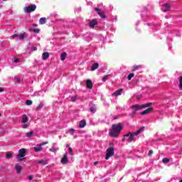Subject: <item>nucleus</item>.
I'll list each match as a JSON object with an SVG mask.
<instances>
[{"label":"nucleus","mask_w":182,"mask_h":182,"mask_svg":"<svg viewBox=\"0 0 182 182\" xmlns=\"http://www.w3.org/2000/svg\"><path fill=\"white\" fill-rule=\"evenodd\" d=\"M123 130V126H122V123H118L117 124H114L112 125V129L109 132V136L111 137L117 138L119 137V134Z\"/></svg>","instance_id":"f257e3e1"},{"label":"nucleus","mask_w":182,"mask_h":182,"mask_svg":"<svg viewBox=\"0 0 182 182\" xmlns=\"http://www.w3.org/2000/svg\"><path fill=\"white\" fill-rule=\"evenodd\" d=\"M162 162H163L164 164H167L170 163V159L164 158V159H162Z\"/></svg>","instance_id":"393cba45"},{"label":"nucleus","mask_w":182,"mask_h":182,"mask_svg":"<svg viewBox=\"0 0 182 182\" xmlns=\"http://www.w3.org/2000/svg\"><path fill=\"white\" fill-rule=\"evenodd\" d=\"M95 11L98 12L97 14H98L99 16H100V18H106V16H105V13L103 11H102V10H100V9L96 7L95 9Z\"/></svg>","instance_id":"6e6552de"},{"label":"nucleus","mask_w":182,"mask_h":182,"mask_svg":"<svg viewBox=\"0 0 182 182\" xmlns=\"http://www.w3.org/2000/svg\"><path fill=\"white\" fill-rule=\"evenodd\" d=\"M2 6L0 5V8Z\"/></svg>","instance_id":"6e6d98bb"},{"label":"nucleus","mask_w":182,"mask_h":182,"mask_svg":"<svg viewBox=\"0 0 182 182\" xmlns=\"http://www.w3.org/2000/svg\"><path fill=\"white\" fill-rule=\"evenodd\" d=\"M48 58H49V53L46 52V59H48Z\"/></svg>","instance_id":"8fccbe9b"},{"label":"nucleus","mask_w":182,"mask_h":182,"mask_svg":"<svg viewBox=\"0 0 182 182\" xmlns=\"http://www.w3.org/2000/svg\"><path fill=\"white\" fill-rule=\"evenodd\" d=\"M87 89L93 88V82H92L91 80H87Z\"/></svg>","instance_id":"9b49d317"},{"label":"nucleus","mask_w":182,"mask_h":182,"mask_svg":"<svg viewBox=\"0 0 182 182\" xmlns=\"http://www.w3.org/2000/svg\"><path fill=\"white\" fill-rule=\"evenodd\" d=\"M97 164H99V161L94 162V166H97Z\"/></svg>","instance_id":"de8ad7c7"},{"label":"nucleus","mask_w":182,"mask_h":182,"mask_svg":"<svg viewBox=\"0 0 182 182\" xmlns=\"http://www.w3.org/2000/svg\"><path fill=\"white\" fill-rule=\"evenodd\" d=\"M25 153H26V149H21L18 151V155L17 156V159L19 160V161H23Z\"/></svg>","instance_id":"423d86ee"},{"label":"nucleus","mask_w":182,"mask_h":182,"mask_svg":"<svg viewBox=\"0 0 182 182\" xmlns=\"http://www.w3.org/2000/svg\"><path fill=\"white\" fill-rule=\"evenodd\" d=\"M34 28H36L38 26V24H33Z\"/></svg>","instance_id":"603ef678"},{"label":"nucleus","mask_w":182,"mask_h":182,"mask_svg":"<svg viewBox=\"0 0 182 182\" xmlns=\"http://www.w3.org/2000/svg\"><path fill=\"white\" fill-rule=\"evenodd\" d=\"M153 155V150H149L148 156H149V157H151V156Z\"/></svg>","instance_id":"58836bf2"},{"label":"nucleus","mask_w":182,"mask_h":182,"mask_svg":"<svg viewBox=\"0 0 182 182\" xmlns=\"http://www.w3.org/2000/svg\"><path fill=\"white\" fill-rule=\"evenodd\" d=\"M18 39H20V41H22L23 39H25V33L20 34L18 36Z\"/></svg>","instance_id":"c85d7f7f"},{"label":"nucleus","mask_w":182,"mask_h":182,"mask_svg":"<svg viewBox=\"0 0 182 182\" xmlns=\"http://www.w3.org/2000/svg\"><path fill=\"white\" fill-rule=\"evenodd\" d=\"M66 147H68L70 154H71V156H73V150L72 149V147L69 146V145H66Z\"/></svg>","instance_id":"7c9ffc66"},{"label":"nucleus","mask_w":182,"mask_h":182,"mask_svg":"<svg viewBox=\"0 0 182 182\" xmlns=\"http://www.w3.org/2000/svg\"><path fill=\"white\" fill-rule=\"evenodd\" d=\"M33 136V132L31 131L30 132L26 133V137H32Z\"/></svg>","instance_id":"cd10ccee"},{"label":"nucleus","mask_w":182,"mask_h":182,"mask_svg":"<svg viewBox=\"0 0 182 182\" xmlns=\"http://www.w3.org/2000/svg\"><path fill=\"white\" fill-rule=\"evenodd\" d=\"M68 163H69V159H68V153H65L61 159V164H68Z\"/></svg>","instance_id":"0eeeda50"},{"label":"nucleus","mask_w":182,"mask_h":182,"mask_svg":"<svg viewBox=\"0 0 182 182\" xmlns=\"http://www.w3.org/2000/svg\"><path fill=\"white\" fill-rule=\"evenodd\" d=\"M13 156H14L13 153L6 152V159H12Z\"/></svg>","instance_id":"412c9836"},{"label":"nucleus","mask_w":182,"mask_h":182,"mask_svg":"<svg viewBox=\"0 0 182 182\" xmlns=\"http://www.w3.org/2000/svg\"><path fill=\"white\" fill-rule=\"evenodd\" d=\"M2 92H5V90L2 87H0V93H2Z\"/></svg>","instance_id":"49530a36"},{"label":"nucleus","mask_w":182,"mask_h":182,"mask_svg":"<svg viewBox=\"0 0 182 182\" xmlns=\"http://www.w3.org/2000/svg\"><path fill=\"white\" fill-rule=\"evenodd\" d=\"M43 144H46V142H44L41 144H40L39 146H35L34 147V151H36V153L41 151L42 150V146H43Z\"/></svg>","instance_id":"9d476101"},{"label":"nucleus","mask_w":182,"mask_h":182,"mask_svg":"<svg viewBox=\"0 0 182 182\" xmlns=\"http://www.w3.org/2000/svg\"><path fill=\"white\" fill-rule=\"evenodd\" d=\"M152 110H153V107H149V108L145 109L144 111H143L142 112H141V116L149 114V113H151Z\"/></svg>","instance_id":"1a4fd4ad"},{"label":"nucleus","mask_w":182,"mask_h":182,"mask_svg":"<svg viewBox=\"0 0 182 182\" xmlns=\"http://www.w3.org/2000/svg\"><path fill=\"white\" fill-rule=\"evenodd\" d=\"M164 9L163 10V12H168V11H170V4H164Z\"/></svg>","instance_id":"2eb2a0df"},{"label":"nucleus","mask_w":182,"mask_h":182,"mask_svg":"<svg viewBox=\"0 0 182 182\" xmlns=\"http://www.w3.org/2000/svg\"><path fill=\"white\" fill-rule=\"evenodd\" d=\"M28 116H26V114L23 115L22 123H28Z\"/></svg>","instance_id":"aec40b11"},{"label":"nucleus","mask_w":182,"mask_h":182,"mask_svg":"<svg viewBox=\"0 0 182 182\" xmlns=\"http://www.w3.org/2000/svg\"><path fill=\"white\" fill-rule=\"evenodd\" d=\"M151 105H153V103L148 102L142 105H133L132 107V108L133 109V114H136V112H137V110H140V109H146V107H150Z\"/></svg>","instance_id":"7ed1b4c3"},{"label":"nucleus","mask_w":182,"mask_h":182,"mask_svg":"<svg viewBox=\"0 0 182 182\" xmlns=\"http://www.w3.org/2000/svg\"><path fill=\"white\" fill-rule=\"evenodd\" d=\"M122 92H123V89L121 88V89H119L117 90V91H115L112 95L113 96H120L122 95Z\"/></svg>","instance_id":"f8f14e48"},{"label":"nucleus","mask_w":182,"mask_h":182,"mask_svg":"<svg viewBox=\"0 0 182 182\" xmlns=\"http://www.w3.org/2000/svg\"><path fill=\"white\" fill-rule=\"evenodd\" d=\"M15 80L16 81V82H18V83L21 82V78H19V77H15Z\"/></svg>","instance_id":"ea45409f"},{"label":"nucleus","mask_w":182,"mask_h":182,"mask_svg":"<svg viewBox=\"0 0 182 182\" xmlns=\"http://www.w3.org/2000/svg\"><path fill=\"white\" fill-rule=\"evenodd\" d=\"M2 116V114L0 113V117Z\"/></svg>","instance_id":"864d4df0"},{"label":"nucleus","mask_w":182,"mask_h":182,"mask_svg":"<svg viewBox=\"0 0 182 182\" xmlns=\"http://www.w3.org/2000/svg\"><path fill=\"white\" fill-rule=\"evenodd\" d=\"M114 154V144L109 143V147L107 149L105 160H109Z\"/></svg>","instance_id":"20e7f679"},{"label":"nucleus","mask_w":182,"mask_h":182,"mask_svg":"<svg viewBox=\"0 0 182 182\" xmlns=\"http://www.w3.org/2000/svg\"><path fill=\"white\" fill-rule=\"evenodd\" d=\"M108 77H109V75H105L102 77V82H106V80H107Z\"/></svg>","instance_id":"f704fd0d"},{"label":"nucleus","mask_w":182,"mask_h":182,"mask_svg":"<svg viewBox=\"0 0 182 182\" xmlns=\"http://www.w3.org/2000/svg\"><path fill=\"white\" fill-rule=\"evenodd\" d=\"M28 180H29L30 181H31V180H33V176L30 175V176H28Z\"/></svg>","instance_id":"4c0bfd02"},{"label":"nucleus","mask_w":182,"mask_h":182,"mask_svg":"<svg viewBox=\"0 0 182 182\" xmlns=\"http://www.w3.org/2000/svg\"><path fill=\"white\" fill-rule=\"evenodd\" d=\"M142 132H144V127H141L135 132H129L128 134H126L124 137H128L127 141L128 143H132V141H136V140H134V136H139V134H140V133Z\"/></svg>","instance_id":"f03ea898"},{"label":"nucleus","mask_w":182,"mask_h":182,"mask_svg":"<svg viewBox=\"0 0 182 182\" xmlns=\"http://www.w3.org/2000/svg\"><path fill=\"white\" fill-rule=\"evenodd\" d=\"M77 99V95H75L71 97V102H76Z\"/></svg>","instance_id":"473e14b6"},{"label":"nucleus","mask_w":182,"mask_h":182,"mask_svg":"<svg viewBox=\"0 0 182 182\" xmlns=\"http://www.w3.org/2000/svg\"><path fill=\"white\" fill-rule=\"evenodd\" d=\"M140 68H141V65H134V66L133 67L132 72H136V70H139V69H140Z\"/></svg>","instance_id":"5701e85b"},{"label":"nucleus","mask_w":182,"mask_h":182,"mask_svg":"<svg viewBox=\"0 0 182 182\" xmlns=\"http://www.w3.org/2000/svg\"><path fill=\"white\" fill-rule=\"evenodd\" d=\"M33 50H38V48L36 47H33Z\"/></svg>","instance_id":"09e8293b"},{"label":"nucleus","mask_w":182,"mask_h":182,"mask_svg":"<svg viewBox=\"0 0 182 182\" xmlns=\"http://www.w3.org/2000/svg\"><path fill=\"white\" fill-rule=\"evenodd\" d=\"M89 25H90V28H95V26L97 25V21L96 20H92L90 22Z\"/></svg>","instance_id":"dca6fc26"},{"label":"nucleus","mask_w":182,"mask_h":182,"mask_svg":"<svg viewBox=\"0 0 182 182\" xmlns=\"http://www.w3.org/2000/svg\"><path fill=\"white\" fill-rule=\"evenodd\" d=\"M18 60H19V58H15L14 59V63H18Z\"/></svg>","instance_id":"a18cd8bd"},{"label":"nucleus","mask_w":182,"mask_h":182,"mask_svg":"<svg viewBox=\"0 0 182 182\" xmlns=\"http://www.w3.org/2000/svg\"><path fill=\"white\" fill-rule=\"evenodd\" d=\"M180 182H182V179L180 181Z\"/></svg>","instance_id":"5fc2aeb1"},{"label":"nucleus","mask_w":182,"mask_h":182,"mask_svg":"<svg viewBox=\"0 0 182 182\" xmlns=\"http://www.w3.org/2000/svg\"><path fill=\"white\" fill-rule=\"evenodd\" d=\"M70 132L71 133V134H73V133H75V129H70Z\"/></svg>","instance_id":"37998d69"},{"label":"nucleus","mask_w":182,"mask_h":182,"mask_svg":"<svg viewBox=\"0 0 182 182\" xmlns=\"http://www.w3.org/2000/svg\"><path fill=\"white\" fill-rule=\"evenodd\" d=\"M39 23L40 25H45V23H46V18H41L39 20Z\"/></svg>","instance_id":"a211bd4d"},{"label":"nucleus","mask_w":182,"mask_h":182,"mask_svg":"<svg viewBox=\"0 0 182 182\" xmlns=\"http://www.w3.org/2000/svg\"><path fill=\"white\" fill-rule=\"evenodd\" d=\"M99 68V63H95L92 65V68H91V70H96V69H97Z\"/></svg>","instance_id":"6ab92c4d"},{"label":"nucleus","mask_w":182,"mask_h":182,"mask_svg":"<svg viewBox=\"0 0 182 182\" xmlns=\"http://www.w3.org/2000/svg\"><path fill=\"white\" fill-rule=\"evenodd\" d=\"M85 126H86V121H85V120L80 121V124H79L80 129H83V127H85Z\"/></svg>","instance_id":"f3484780"},{"label":"nucleus","mask_w":182,"mask_h":182,"mask_svg":"<svg viewBox=\"0 0 182 182\" xmlns=\"http://www.w3.org/2000/svg\"><path fill=\"white\" fill-rule=\"evenodd\" d=\"M40 31H41V30H39V28H35V29L33 30V32H35V33H39Z\"/></svg>","instance_id":"c9c22d12"},{"label":"nucleus","mask_w":182,"mask_h":182,"mask_svg":"<svg viewBox=\"0 0 182 182\" xmlns=\"http://www.w3.org/2000/svg\"><path fill=\"white\" fill-rule=\"evenodd\" d=\"M120 118V116H115L114 117V120H117V119H119Z\"/></svg>","instance_id":"c03bdc74"},{"label":"nucleus","mask_w":182,"mask_h":182,"mask_svg":"<svg viewBox=\"0 0 182 182\" xmlns=\"http://www.w3.org/2000/svg\"><path fill=\"white\" fill-rule=\"evenodd\" d=\"M66 56H68V54L66 53H61V55H60V59L61 60H65V59H66Z\"/></svg>","instance_id":"4be33fe9"},{"label":"nucleus","mask_w":182,"mask_h":182,"mask_svg":"<svg viewBox=\"0 0 182 182\" xmlns=\"http://www.w3.org/2000/svg\"><path fill=\"white\" fill-rule=\"evenodd\" d=\"M49 150L50 151H52L53 153H56V151H58V150H59V148H55L54 146H53Z\"/></svg>","instance_id":"a878e982"},{"label":"nucleus","mask_w":182,"mask_h":182,"mask_svg":"<svg viewBox=\"0 0 182 182\" xmlns=\"http://www.w3.org/2000/svg\"><path fill=\"white\" fill-rule=\"evenodd\" d=\"M23 129H28V124L23 123Z\"/></svg>","instance_id":"a19ab883"},{"label":"nucleus","mask_w":182,"mask_h":182,"mask_svg":"<svg viewBox=\"0 0 182 182\" xmlns=\"http://www.w3.org/2000/svg\"><path fill=\"white\" fill-rule=\"evenodd\" d=\"M178 87L180 89V90H182V76L180 77V79H179V85H178Z\"/></svg>","instance_id":"bb28decb"},{"label":"nucleus","mask_w":182,"mask_h":182,"mask_svg":"<svg viewBox=\"0 0 182 182\" xmlns=\"http://www.w3.org/2000/svg\"><path fill=\"white\" fill-rule=\"evenodd\" d=\"M90 112L91 113H96V104H93L90 107Z\"/></svg>","instance_id":"4468645a"},{"label":"nucleus","mask_w":182,"mask_h":182,"mask_svg":"<svg viewBox=\"0 0 182 182\" xmlns=\"http://www.w3.org/2000/svg\"><path fill=\"white\" fill-rule=\"evenodd\" d=\"M11 38H19V35L18 34H14L11 36Z\"/></svg>","instance_id":"79ce46f5"},{"label":"nucleus","mask_w":182,"mask_h":182,"mask_svg":"<svg viewBox=\"0 0 182 182\" xmlns=\"http://www.w3.org/2000/svg\"><path fill=\"white\" fill-rule=\"evenodd\" d=\"M36 163L38 164H41L42 166L46 165V161H43V160L36 161Z\"/></svg>","instance_id":"b1692460"},{"label":"nucleus","mask_w":182,"mask_h":182,"mask_svg":"<svg viewBox=\"0 0 182 182\" xmlns=\"http://www.w3.org/2000/svg\"><path fill=\"white\" fill-rule=\"evenodd\" d=\"M132 77H134V73H130L128 77H127V79L128 80H132Z\"/></svg>","instance_id":"c756f323"},{"label":"nucleus","mask_w":182,"mask_h":182,"mask_svg":"<svg viewBox=\"0 0 182 182\" xmlns=\"http://www.w3.org/2000/svg\"><path fill=\"white\" fill-rule=\"evenodd\" d=\"M43 60H46V52H44L43 53Z\"/></svg>","instance_id":"e433bc0d"},{"label":"nucleus","mask_w":182,"mask_h":182,"mask_svg":"<svg viewBox=\"0 0 182 182\" xmlns=\"http://www.w3.org/2000/svg\"><path fill=\"white\" fill-rule=\"evenodd\" d=\"M3 1H6V0H3Z\"/></svg>","instance_id":"4d7b16f0"},{"label":"nucleus","mask_w":182,"mask_h":182,"mask_svg":"<svg viewBox=\"0 0 182 182\" xmlns=\"http://www.w3.org/2000/svg\"><path fill=\"white\" fill-rule=\"evenodd\" d=\"M23 11L26 14H31V12L36 11V5L31 4L28 6H26L24 7Z\"/></svg>","instance_id":"39448f33"},{"label":"nucleus","mask_w":182,"mask_h":182,"mask_svg":"<svg viewBox=\"0 0 182 182\" xmlns=\"http://www.w3.org/2000/svg\"><path fill=\"white\" fill-rule=\"evenodd\" d=\"M126 140V137L124 136V138L122 139V141H124Z\"/></svg>","instance_id":"3c124183"},{"label":"nucleus","mask_w":182,"mask_h":182,"mask_svg":"<svg viewBox=\"0 0 182 182\" xmlns=\"http://www.w3.org/2000/svg\"><path fill=\"white\" fill-rule=\"evenodd\" d=\"M15 170L17 171L18 174H21V171H22V166L21 165H15Z\"/></svg>","instance_id":"ddd939ff"},{"label":"nucleus","mask_w":182,"mask_h":182,"mask_svg":"<svg viewBox=\"0 0 182 182\" xmlns=\"http://www.w3.org/2000/svg\"><path fill=\"white\" fill-rule=\"evenodd\" d=\"M42 107H43V104H40L37 108L36 110H41V109H42Z\"/></svg>","instance_id":"72a5a7b5"},{"label":"nucleus","mask_w":182,"mask_h":182,"mask_svg":"<svg viewBox=\"0 0 182 182\" xmlns=\"http://www.w3.org/2000/svg\"><path fill=\"white\" fill-rule=\"evenodd\" d=\"M26 105L27 106H31V105H32V100H27L26 102Z\"/></svg>","instance_id":"2f4dec72"}]
</instances>
